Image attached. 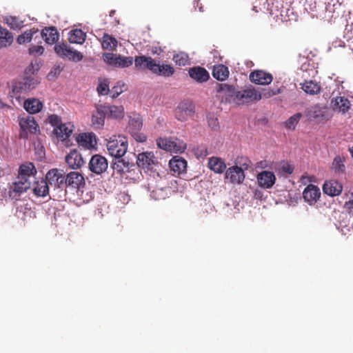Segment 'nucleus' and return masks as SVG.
I'll list each match as a JSON object with an SVG mask.
<instances>
[{"label":"nucleus","instance_id":"obj_44","mask_svg":"<svg viewBox=\"0 0 353 353\" xmlns=\"http://www.w3.org/2000/svg\"><path fill=\"white\" fill-rule=\"evenodd\" d=\"M177 109L179 111H181L183 113H185V114L188 115L189 117L192 116L194 113V105L192 103L188 101H183L181 102Z\"/></svg>","mask_w":353,"mask_h":353},{"label":"nucleus","instance_id":"obj_12","mask_svg":"<svg viewBox=\"0 0 353 353\" xmlns=\"http://www.w3.org/2000/svg\"><path fill=\"white\" fill-rule=\"evenodd\" d=\"M258 185L263 189H270L275 184L276 178L274 173L269 170H263L257 174Z\"/></svg>","mask_w":353,"mask_h":353},{"label":"nucleus","instance_id":"obj_31","mask_svg":"<svg viewBox=\"0 0 353 353\" xmlns=\"http://www.w3.org/2000/svg\"><path fill=\"white\" fill-rule=\"evenodd\" d=\"M208 168L215 173L221 174L225 170L226 164L221 158L212 157L208 160Z\"/></svg>","mask_w":353,"mask_h":353},{"label":"nucleus","instance_id":"obj_43","mask_svg":"<svg viewBox=\"0 0 353 353\" xmlns=\"http://www.w3.org/2000/svg\"><path fill=\"white\" fill-rule=\"evenodd\" d=\"M129 127L132 132H139L141 130L143 122L139 114H134L133 117H130Z\"/></svg>","mask_w":353,"mask_h":353},{"label":"nucleus","instance_id":"obj_41","mask_svg":"<svg viewBox=\"0 0 353 353\" xmlns=\"http://www.w3.org/2000/svg\"><path fill=\"white\" fill-rule=\"evenodd\" d=\"M101 46L103 49L112 51L117 46V41L112 36L104 34L102 37Z\"/></svg>","mask_w":353,"mask_h":353},{"label":"nucleus","instance_id":"obj_28","mask_svg":"<svg viewBox=\"0 0 353 353\" xmlns=\"http://www.w3.org/2000/svg\"><path fill=\"white\" fill-rule=\"evenodd\" d=\"M23 108L29 114H33L42 110L43 103L38 99L28 98L24 101Z\"/></svg>","mask_w":353,"mask_h":353},{"label":"nucleus","instance_id":"obj_49","mask_svg":"<svg viewBox=\"0 0 353 353\" xmlns=\"http://www.w3.org/2000/svg\"><path fill=\"white\" fill-rule=\"evenodd\" d=\"M119 57L118 54H113L110 52H105L103 54V61L110 65L116 66V63Z\"/></svg>","mask_w":353,"mask_h":353},{"label":"nucleus","instance_id":"obj_26","mask_svg":"<svg viewBox=\"0 0 353 353\" xmlns=\"http://www.w3.org/2000/svg\"><path fill=\"white\" fill-rule=\"evenodd\" d=\"M104 108L105 105L97 104L96 105V112L92 115V124L97 128L104 125L105 119L107 117L105 109Z\"/></svg>","mask_w":353,"mask_h":353},{"label":"nucleus","instance_id":"obj_25","mask_svg":"<svg viewBox=\"0 0 353 353\" xmlns=\"http://www.w3.org/2000/svg\"><path fill=\"white\" fill-rule=\"evenodd\" d=\"M342 190V185L336 180L325 181L323 185V191L324 194L330 196L339 195Z\"/></svg>","mask_w":353,"mask_h":353},{"label":"nucleus","instance_id":"obj_54","mask_svg":"<svg viewBox=\"0 0 353 353\" xmlns=\"http://www.w3.org/2000/svg\"><path fill=\"white\" fill-rule=\"evenodd\" d=\"M232 102L236 104H241L245 102L243 91L237 90L234 97L233 98Z\"/></svg>","mask_w":353,"mask_h":353},{"label":"nucleus","instance_id":"obj_6","mask_svg":"<svg viewBox=\"0 0 353 353\" xmlns=\"http://www.w3.org/2000/svg\"><path fill=\"white\" fill-rule=\"evenodd\" d=\"M157 145L160 149L174 153H182L186 148V144L183 141L168 138L157 139Z\"/></svg>","mask_w":353,"mask_h":353},{"label":"nucleus","instance_id":"obj_29","mask_svg":"<svg viewBox=\"0 0 353 353\" xmlns=\"http://www.w3.org/2000/svg\"><path fill=\"white\" fill-rule=\"evenodd\" d=\"M72 127L70 123H63L59 128L53 130V133L58 139L63 141L70 137L73 131Z\"/></svg>","mask_w":353,"mask_h":353},{"label":"nucleus","instance_id":"obj_3","mask_svg":"<svg viewBox=\"0 0 353 353\" xmlns=\"http://www.w3.org/2000/svg\"><path fill=\"white\" fill-rule=\"evenodd\" d=\"M133 163H135L136 168H141L145 172H151L154 176L155 175L159 176V173L157 172L159 161L152 152L147 151L138 154H135V160H133Z\"/></svg>","mask_w":353,"mask_h":353},{"label":"nucleus","instance_id":"obj_33","mask_svg":"<svg viewBox=\"0 0 353 353\" xmlns=\"http://www.w3.org/2000/svg\"><path fill=\"white\" fill-rule=\"evenodd\" d=\"M344 158L339 155H336L332 163L331 169L334 174L339 176L345 173V165L344 163Z\"/></svg>","mask_w":353,"mask_h":353},{"label":"nucleus","instance_id":"obj_40","mask_svg":"<svg viewBox=\"0 0 353 353\" xmlns=\"http://www.w3.org/2000/svg\"><path fill=\"white\" fill-rule=\"evenodd\" d=\"M303 91L309 94H316L321 91V86L318 83L314 81H305L301 86Z\"/></svg>","mask_w":353,"mask_h":353},{"label":"nucleus","instance_id":"obj_53","mask_svg":"<svg viewBox=\"0 0 353 353\" xmlns=\"http://www.w3.org/2000/svg\"><path fill=\"white\" fill-rule=\"evenodd\" d=\"M29 54L32 55H41L44 52V48L41 45L32 46L28 49Z\"/></svg>","mask_w":353,"mask_h":353},{"label":"nucleus","instance_id":"obj_19","mask_svg":"<svg viewBox=\"0 0 353 353\" xmlns=\"http://www.w3.org/2000/svg\"><path fill=\"white\" fill-rule=\"evenodd\" d=\"M76 141L79 146L85 149L90 150L95 148L96 136L94 133H81L76 138Z\"/></svg>","mask_w":353,"mask_h":353},{"label":"nucleus","instance_id":"obj_34","mask_svg":"<svg viewBox=\"0 0 353 353\" xmlns=\"http://www.w3.org/2000/svg\"><path fill=\"white\" fill-rule=\"evenodd\" d=\"M151 188L152 187L149 184L148 191L150 192V196L154 200L165 199L170 191L168 187H157L152 190Z\"/></svg>","mask_w":353,"mask_h":353},{"label":"nucleus","instance_id":"obj_10","mask_svg":"<svg viewBox=\"0 0 353 353\" xmlns=\"http://www.w3.org/2000/svg\"><path fill=\"white\" fill-rule=\"evenodd\" d=\"M64 180L66 188L79 190L85 184L84 176L77 171H72L68 173L65 175Z\"/></svg>","mask_w":353,"mask_h":353},{"label":"nucleus","instance_id":"obj_62","mask_svg":"<svg viewBox=\"0 0 353 353\" xmlns=\"http://www.w3.org/2000/svg\"><path fill=\"white\" fill-rule=\"evenodd\" d=\"M345 207L350 210V212L353 213V200H350L345 203Z\"/></svg>","mask_w":353,"mask_h":353},{"label":"nucleus","instance_id":"obj_15","mask_svg":"<svg viewBox=\"0 0 353 353\" xmlns=\"http://www.w3.org/2000/svg\"><path fill=\"white\" fill-rule=\"evenodd\" d=\"M225 177L229 179L232 183L240 184L245 179L243 170L237 165L229 168L225 173Z\"/></svg>","mask_w":353,"mask_h":353},{"label":"nucleus","instance_id":"obj_22","mask_svg":"<svg viewBox=\"0 0 353 353\" xmlns=\"http://www.w3.org/2000/svg\"><path fill=\"white\" fill-rule=\"evenodd\" d=\"M189 76L199 83L207 81L210 78L209 72L200 66L190 68L188 70Z\"/></svg>","mask_w":353,"mask_h":353},{"label":"nucleus","instance_id":"obj_64","mask_svg":"<svg viewBox=\"0 0 353 353\" xmlns=\"http://www.w3.org/2000/svg\"><path fill=\"white\" fill-rule=\"evenodd\" d=\"M279 93H280V89H277L276 90H272L271 91L268 92V97H272Z\"/></svg>","mask_w":353,"mask_h":353},{"label":"nucleus","instance_id":"obj_42","mask_svg":"<svg viewBox=\"0 0 353 353\" xmlns=\"http://www.w3.org/2000/svg\"><path fill=\"white\" fill-rule=\"evenodd\" d=\"M245 102L251 101H259L261 99V94L254 88H247L243 90Z\"/></svg>","mask_w":353,"mask_h":353},{"label":"nucleus","instance_id":"obj_24","mask_svg":"<svg viewBox=\"0 0 353 353\" xmlns=\"http://www.w3.org/2000/svg\"><path fill=\"white\" fill-rule=\"evenodd\" d=\"M39 37L43 39L46 43L53 44L57 42L59 38V32L53 26L46 27L39 33Z\"/></svg>","mask_w":353,"mask_h":353},{"label":"nucleus","instance_id":"obj_37","mask_svg":"<svg viewBox=\"0 0 353 353\" xmlns=\"http://www.w3.org/2000/svg\"><path fill=\"white\" fill-rule=\"evenodd\" d=\"M228 75L229 70L228 67L222 64L214 66L212 76L214 79L223 81L228 78Z\"/></svg>","mask_w":353,"mask_h":353},{"label":"nucleus","instance_id":"obj_46","mask_svg":"<svg viewBox=\"0 0 353 353\" xmlns=\"http://www.w3.org/2000/svg\"><path fill=\"white\" fill-rule=\"evenodd\" d=\"M32 211L28 205H17L16 210V216L23 220H25L27 216H31Z\"/></svg>","mask_w":353,"mask_h":353},{"label":"nucleus","instance_id":"obj_16","mask_svg":"<svg viewBox=\"0 0 353 353\" xmlns=\"http://www.w3.org/2000/svg\"><path fill=\"white\" fill-rule=\"evenodd\" d=\"M330 105L334 111L345 114L351 108L350 100L345 97H336L331 99Z\"/></svg>","mask_w":353,"mask_h":353},{"label":"nucleus","instance_id":"obj_18","mask_svg":"<svg viewBox=\"0 0 353 353\" xmlns=\"http://www.w3.org/2000/svg\"><path fill=\"white\" fill-rule=\"evenodd\" d=\"M272 75L263 70H256L250 74V80L258 85H268L272 81Z\"/></svg>","mask_w":353,"mask_h":353},{"label":"nucleus","instance_id":"obj_27","mask_svg":"<svg viewBox=\"0 0 353 353\" xmlns=\"http://www.w3.org/2000/svg\"><path fill=\"white\" fill-rule=\"evenodd\" d=\"M20 129L23 130H28L30 133H36L38 125L34 117L28 115L19 118Z\"/></svg>","mask_w":353,"mask_h":353},{"label":"nucleus","instance_id":"obj_38","mask_svg":"<svg viewBox=\"0 0 353 353\" xmlns=\"http://www.w3.org/2000/svg\"><path fill=\"white\" fill-rule=\"evenodd\" d=\"M12 42V34L6 28L0 26V48L10 46Z\"/></svg>","mask_w":353,"mask_h":353},{"label":"nucleus","instance_id":"obj_60","mask_svg":"<svg viewBox=\"0 0 353 353\" xmlns=\"http://www.w3.org/2000/svg\"><path fill=\"white\" fill-rule=\"evenodd\" d=\"M282 170L287 174H292L294 171V168L290 165H283Z\"/></svg>","mask_w":353,"mask_h":353},{"label":"nucleus","instance_id":"obj_2","mask_svg":"<svg viewBox=\"0 0 353 353\" xmlns=\"http://www.w3.org/2000/svg\"><path fill=\"white\" fill-rule=\"evenodd\" d=\"M64 179L65 173L63 170L52 168L47 172L46 179L49 185L53 188L52 197L59 199L65 196L67 190Z\"/></svg>","mask_w":353,"mask_h":353},{"label":"nucleus","instance_id":"obj_30","mask_svg":"<svg viewBox=\"0 0 353 353\" xmlns=\"http://www.w3.org/2000/svg\"><path fill=\"white\" fill-rule=\"evenodd\" d=\"M49 184L45 179L34 183L32 192L37 197H45L49 194Z\"/></svg>","mask_w":353,"mask_h":353},{"label":"nucleus","instance_id":"obj_5","mask_svg":"<svg viewBox=\"0 0 353 353\" xmlns=\"http://www.w3.org/2000/svg\"><path fill=\"white\" fill-rule=\"evenodd\" d=\"M55 53L61 59H68L73 62H79L83 58V55L81 52L77 50H73L67 43H57L54 47Z\"/></svg>","mask_w":353,"mask_h":353},{"label":"nucleus","instance_id":"obj_20","mask_svg":"<svg viewBox=\"0 0 353 353\" xmlns=\"http://www.w3.org/2000/svg\"><path fill=\"white\" fill-rule=\"evenodd\" d=\"M39 29L32 28L27 30L23 33L20 34L17 38V42L21 45L30 42L32 39L37 43H41L40 37H39Z\"/></svg>","mask_w":353,"mask_h":353},{"label":"nucleus","instance_id":"obj_1","mask_svg":"<svg viewBox=\"0 0 353 353\" xmlns=\"http://www.w3.org/2000/svg\"><path fill=\"white\" fill-rule=\"evenodd\" d=\"M134 66L137 70H147L157 76L163 77H170L174 73V68L172 65L145 55L136 56Z\"/></svg>","mask_w":353,"mask_h":353},{"label":"nucleus","instance_id":"obj_63","mask_svg":"<svg viewBox=\"0 0 353 353\" xmlns=\"http://www.w3.org/2000/svg\"><path fill=\"white\" fill-rule=\"evenodd\" d=\"M28 130H21L20 134H19L20 137L22 139H26L28 137Z\"/></svg>","mask_w":353,"mask_h":353},{"label":"nucleus","instance_id":"obj_17","mask_svg":"<svg viewBox=\"0 0 353 353\" xmlns=\"http://www.w3.org/2000/svg\"><path fill=\"white\" fill-rule=\"evenodd\" d=\"M321 196L320 189L315 185H308L303 192L304 201L312 205L317 201Z\"/></svg>","mask_w":353,"mask_h":353},{"label":"nucleus","instance_id":"obj_61","mask_svg":"<svg viewBox=\"0 0 353 353\" xmlns=\"http://www.w3.org/2000/svg\"><path fill=\"white\" fill-rule=\"evenodd\" d=\"M151 52L153 54H157L158 56H160L161 52H163V50L158 46H154L152 47Z\"/></svg>","mask_w":353,"mask_h":353},{"label":"nucleus","instance_id":"obj_35","mask_svg":"<svg viewBox=\"0 0 353 353\" xmlns=\"http://www.w3.org/2000/svg\"><path fill=\"white\" fill-rule=\"evenodd\" d=\"M216 92L225 94L227 99L232 101L237 90L232 85L220 83L216 87Z\"/></svg>","mask_w":353,"mask_h":353},{"label":"nucleus","instance_id":"obj_32","mask_svg":"<svg viewBox=\"0 0 353 353\" xmlns=\"http://www.w3.org/2000/svg\"><path fill=\"white\" fill-rule=\"evenodd\" d=\"M108 118L121 119L124 116V108L122 105H105V108Z\"/></svg>","mask_w":353,"mask_h":353},{"label":"nucleus","instance_id":"obj_23","mask_svg":"<svg viewBox=\"0 0 353 353\" xmlns=\"http://www.w3.org/2000/svg\"><path fill=\"white\" fill-rule=\"evenodd\" d=\"M169 167L174 174L184 172L187 168V161L179 156L173 157L169 161Z\"/></svg>","mask_w":353,"mask_h":353},{"label":"nucleus","instance_id":"obj_39","mask_svg":"<svg viewBox=\"0 0 353 353\" xmlns=\"http://www.w3.org/2000/svg\"><path fill=\"white\" fill-rule=\"evenodd\" d=\"M3 21L14 30H19L24 26L23 21L14 16H6L3 17Z\"/></svg>","mask_w":353,"mask_h":353},{"label":"nucleus","instance_id":"obj_48","mask_svg":"<svg viewBox=\"0 0 353 353\" xmlns=\"http://www.w3.org/2000/svg\"><path fill=\"white\" fill-rule=\"evenodd\" d=\"M63 69V66L61 64L54 65L48 72L47 77L48 80L53 81L54 80L61 72Z\"/></svg>","mask_w":353,"mask_h":353},{"label":"nucleus","instance_id":"obj_56","mask_svg":"<svg viewBox=\"0 0 353 353\" xmlns=\"http://www.w3.org/2000/svg\"><path fill=\"white\" fill-rule=\"evenodd\" d=\"M132 136L134 137V139L139 143H143L146 141L147 137L143 133H139L138 132H132Z\"/></svg>","mask_w":353,"mask_h":353},{"label":"nucleus","instance_id":"obj_59","mask_svg":"<svg viewBox=\"0 0 353 353\" xmlns=\"http://www.w3.org/2000/svg\"><path fill=\"white\" fill-rule=\"evenodd\" d=\"M341 7V5L340 4H333V5H331L330 3H329L327 6H326V12H329V13H331V12H333L334 13L335 12V7Z\"/></svg>","mask_w":353,"mask_h":353},{"label":"nucleus","instance_id":"obj_36","mask_svg":"<svg viewBox=\"0 0 353 353\" xmlns=\"http://www.w3.org/2000/svg\"><path fill=\"white\" fill-rule=\"evenodd\" d=\"M86 38V34L81 29L72 30L69 32L68 40L71 43L82 44Z\"/></svg>","mask_w":353,"mask_h":353},{"label":"nucleus","instance_id":"obj_45","mask_svg":"<svg viewBox=\"0 0 353 353\" xmlns=\"http://www.w3.org/2000/svg\"><path fill=\"white\" fill-rule=\"evenodd\" d=\"M117 61L116 63L117 68H128L133 64L134 62V59L132 57H125L121 54H119V57L117 58Z\"/></svg>","mask_w":353,"mask_h":353},{"label":"nucleus","instance_id":"obj_14","mask_svg":"<svg viewBox=\"0 0 353 353\" xmlns=\"http://www.w3.org/2000/svg\"><path fill=\"white\" fill-rule=\"evenodd\" d=\"M31 182L29 180L17 179L10 188L9 195L12 199L17 200L20 194L30 188Z\"/></svg>","mask_w":353,"mask_h":353},{"label":"nucleus","instance_id":"obj_13","mask_svg":"<svg viewBox=\"0 0 353 353\" xmlns=\"http://www.w3.org/2000/svg\"><path fill=\"white\" fill-rule=\"evenodd\" d=\"M65 161L69 168L72 170L79 169L85 164L82 155L76 149L70 150L65 156Z\"/></svg>","mask_w":353,"mask_h":353},{"label":"nucleus","instance_id":"obj_57","mask_svg":"<svg viewBox=\"0 0 353 353\" xmlns=\"http://www.w3.org/2000/svg\"><path fill=\"white\" fill-rule=\"evenodd\" d=\"M175 117L178 120L184 121L187 120V119L189 116L185 114V113H183L181 111H179L178 109H176V113H175Z\"/></svg>","mask_w":353,"mask_h":353},{"label":"nucleus","instance_id":"obj_52","mask_svg":"<svg viewBox=\"0 0 353 353\" xmlns=\"http://www.w3.org/2000/svg\"><path fill=\"white\" fill-rule=\"evenodd\" d=\"M99 95H106L110 92L108 84L106 81L100 82L97 88Z\"/></svg>","mask_w":353,"mask_h":353},{"label":"nucleus","instance_id":"obj_8","mask_svg":"<svg viewBox=\"0 0 353 353\" xmlns=\"http://www.w3.org/2000/svg\"><path fill=\"white\" fill-rule=\"evenodd\" d=\"M88 170L93 174L101 175L108 168V162L106 158L99 154L91 157L88 163Z\"/></svg>","mask_w":353,"mask_h":353},{"label":"nucleus","instance_id":"obj_9","mask_svg":"<svg viewBox=\"0 0 353 353\" xmlns=\"http://www.w3.org/2000/svg\"><path fill=\"white\" fill-rule=\"evenodd\" d=\"M37 84V81L34 77H25L22 80L12 83V92L14 94L27 92L32 90Z\"/></svg>","mask_w":353,"mask_h":353},{"label":"nucleus","instance_id":"obj_7","mask_svg":"<svg viewBox=\"0 0 353 353\" xmlns=\"http://www.w3.org/2000/svg\"><path fill=\"white\" fill-rule=\"evenodd\" d=\"M107 150L109 154L114 158L124 157L128 150V141L125 138L118 140L111 137L108 141Z\"/></svg>","mask_w":353,"mask_h":353},{"label":"nucleus","instance_id":"obj_55","mask_svg":"<svg viewBox=\"0 0 353 353\" xmlns=\"http://www.w3.org/2000/svg\"><path fill=\"white\" fill-rule=\"evenodd\" d=\"M111 97L112 99L117 98L120 94L123 92V90L119 85H114L111 90H110Z\"/></svg>","mask_w":353,"mask_h":353},{"label":"nucleus","instance_id":"obj_51","mask_svg":"<svg viewBox=\"0 0 353 353\" xmlns=\"http://www.w3.org/2000/svg\"><path fill=\"white\" fill-rule=\"evenodd\" d=\"M48 122L54 128V129L59 128L63 123L61 118L57 114L49 115Z\"/></svg>","mask_w":353,"mask_h":353},{"label":"nucleus","instance_id":"obj_58","mask_svg":"<svg viewBox=\"0 0 353 353\" xmlns=\"http://www.w3.org/2000/svg\"><path fill=\"white\" fill-rule=\"evenodd\" d=\"M208 124L212 128L216 129L218 127L219 123L216 119L210 117L208 118Z\"/></svg>","mask_w":353,"mask_h":353},{"label":"nucleus","instance_id":"obj_21","mask_svg":"<svg viewBox=\"0 0 353 353\" xmlns=\"http://www.w3.org/2000/svg\"><path fill=\"white\" fill-rule=\"evenodd\" d=\"M37 173L33 163L27 162L21 165L19 168L17 179L21 180H29V178L34 176Z\"/></svg>","mask_w":353,"mask_h":353},{"label":"nucleus","instance_id":"obj_47","mask_svg":"<svg viewBox=\"0 0 353 353\" xmlns=\"http://www.w3.org/2000/svg\"><path fill=\"white\" fill-rule=\"evenodd\" d=\"M301 112H297L291 116L285 122V126L288 130H294L296 125L299 123L301 118L302 117Z\"/></svg>","mask_w":353,"mask_h":353},{"label":"nucleus","instance_id":"obj_4","mask_svg":"<svg viewBox=\"0 0 353 353\" xmlns=\"http://www.w3.org/2000/svg\"><path fill=\"white\" fill-rule=\"evenodd\" d=\"M133 160H135V153L133 152H130L122 157L113 159L110 163V168L113 170V174L116 172L123 175L134 171L136 169V165L133 163Z\"/></svg>","mask_w":353,"mask_h":353},{"label":"nucleus","instance_id":"obj_11","mask_svg":"<svg viewBox=\"0 0 353 353\" xmlns=\"http://www.w3.org/2000/svg\"><path fill=\"white\" fill-rule=\"evenodd\" d=\"M307 117L310 120H329L332 115L325 106L316 105L307 111Z\"/></svg>","mask_w":353,"mask_h":353},{"label":"nucleus","instance_id":"obj_50","mask_svg":"<svg viewBox=\"0 0 353 353\" xmlns=\"http://www.w3.org/2000/svg\"><path fill=\"white\" fill-rule=\"evenodd\" d=\"M173 60L179 65H185L188 61V57L185 52H180L174 55Z\"/></svg>","mask_w":353,"mask_h":353}]
</instances>
